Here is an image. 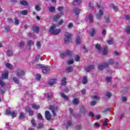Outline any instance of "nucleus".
I'll return each mask as SVG.
<instances>
[{
  "instance_id": "nucleus-22",
  "label": "nucleus",
  "mask_w": 130,
  "mask_h": 130,
  "mask_svg": "<svg viewBox=\"0 0 130 130\" xmlns=\"http://www.w3.org/2000/svg\"><path fill=\"white\" fill-rule=\"evenodd\" d=\"M81 37L78 36L77 37L76 40V44H81Z\"/></svg>"
},
{
  "instance_id": "nucleus-44",
  "label": "nucleus",
  "mask_w": 130,
  "mask_h": 130,
  "mask_svg": "<svg viewBox=\"0 0 130 130\" xmlns=\"http://www.w3.org/2000/svg\"><path fill=\"white\" fill-rule=\"evenodd\" d=\"M35 9L37 12H40V11H41V7H40L39 5H36Z\"/></svg>"
},
{
  "instance_id": "nucleus-31",
  "label": "nucleus",
  "mask_w": 130,
  "mask_h": 130,
  "mask_svg": "<svg viewBox=\"0 0 130 130\" xmlns=\"http://www.w3.org/2000/svg\"><path fill=\"white\" fill-rule=\"evenodd\" d=\"M95 48H96V49H98V50H100V51L103 50V48H102L101 46H100V45L99 44L95 45Z\"/></svg>"
},
{
  "instance_id": "nucleus-24",
  "label": "nucleus",
  "mask_w": 130,
  "mask_h": 130,
  "mask_svg": "<svg viewBox=\"0 0 130 130\" xmlns=\"http://www.w3.org/2000/svg\"><path fill=\"white\" fill-rule=\"evenodd\" d=\"M80 112H81V113H83L84 115H85L86 112H87V110L85 109V108H84V107H81L80 108Z\"/></svg>"
},
{
  "instance_id": "nucleus-50",
  "label": "nucleus",
  "mask_w": 130,
  "mask_h": 130,
  "mask_svg": "<svg viewBox=\"0 0 130 130\" xmlns=\"http://www.w3.org/2000/svg\"><path fill=\"white\" fill-rule=\"evenodd\" d=\"M36 46L38 47V48H39V49H40L41 48V44L40 43V42H38L36 44Z\"/></svg>"
},
{
  "instance_id": "nucleus-38",
  "label": "nucleus",
  "mask_w": 130,
  "mask_h": 130,
  "mask_svg": "<svg viewBox=\"0 0 130 130\" xmlns=\"http://www.w3.org/2000/svg\"><path fill=\"white\" fill-rule=\"evenodd\" d=\"M66 81H67V78H66V77H63L61 83L63 86H66V85H67V82Z\"/></svg>"
},
{
  "instance_id": "nucleus-58",
  "label": "nucleus",
  "mask_w": 130,
  "mask_h": 130,
  "mask_svg": "<svg viewBox=\"0 0 130 130\" xmlns=\"http://www.w3.org/2000/svg\"><path fill=\"white\" fill-rule=\"evenodd\" d=\"M80 61V56L79 55H77L75 57V61Z\"/></svg>"
},
{
  "instance_id": "nucleus-59",
  "label": "nucleus",
  "mask_w": 130,
  "mask_h": 130,
  "mask_svg": "<svg viewBox=\"0 0 130 130\" xmlns=\"http://www.w3.org/2000/svg\"><path fill=\"white\" fill-rule=\"evenodd\" d=\"M25 44V43L23 41H20L19 43V47H22V46H24V45Z\"/></svg>"
},
{
  "instance_id": "nucleus-55",
  "label": "nucleus",
  "mask_w": 130,
  "mask_h": 130,
  "mask_svg": "<svg viewBox=\"0 0 130 130\" xmlns=\"http://www.w3.org/2000/svg\"><path fill=\"white\" fill-rule=\"evenodd\" d=\"M7 21L8 23H13V19L11 18H7Z\"/></svg>"
},
{
  "instance_id": "nucleus-5",
  "label": "nucleus",
  "mask_w": 130,
  "mask_h": 130,
  "mask_svg": "<svg viewBox=\"0 0 130 130\" xmlns=\"http://www.w3.org/2000/svg\"><path fill=\"white\" fill-rule=\"evenodd\" d=\"M8 77L9 73H5L2 75V77L0 78V86H1V87H5V83L3 81V79H8Z\"/></svg>"
},
{
  "instance_id": "nucleus-7",
  "label": "nucleus",
  "mask_w": 130,
  "mask_h": 130,
  "mask_svg": "<svg viewBox=\"0 0 130 130\" xmlns=\"http://www.w3.org/2000/svg\"><path fill=\"white\" fill-rule=\"evenodd\" d=\"M73 54L72 51H70V50H68L65 53H62L60 54V57L61 58H64L66 56H71Z\"/></svg>"
},
{
  "instance_id": "nucleus-2",
  "label": "nucleus",
  "mask_w": 130,
  "mask_h": 130,
  "mask_svg": "<svg viewBox=\"0 0 130 130\" xmlns=\"http://www.w3.org/2000/svg\"><path fill=\"white\" fill-rule=\"evenodd\" d=\"M114 64V61L110 59L108 61V63L107 62H105L102 64H100L98 66V70L99 71H102L104 69H105V68H107L109 64Z\"/></svg>"
},
{
  "instance_id": "nucleus-37",
  "label": "nucleus",
  "mask_w": 130,
  "mask_h": 130,
  "mask_svg": "<svg viewBox=\"0 0 130 130\" xmlns=\"http://www.w3.org/2000/svg\"><path fill=\"white\" fill-rule=\"evenodd\" d=\"M21 15H23V16H26L28 15V10H25L22 11L21 12Z\"/></svg>"
},
{
  "instance_id": "nucleus-19",
  "label": "nucleus",
  "mask_w": 130,
  "mask_h": 130,
  "mask_svg": "<svg viewBox=\"0 0 130 130\" xmlns=\"http://www.w3.org/2000/svg\"><path fill=\"white\" fill-rule=\"evenodd\" d=\"M61 97H62V99H64V100H67L69 101V96L66 95L64 93L61 92L60 93Z\"/></svg>"
},
{
  "instance_id": "nucleus-27",
  "label": "nucleus",
  "mask_w": 130,
  "mask_h": 130,
  "mask_svg": "<svg viewBox=\"0 0 130 130\" xmlns=\"http://www.w3.org/2000/svg\"><path fill=\"white\" fill-rule=\"evenodd\" d=\"M6 53L9 56H13V51L12 50H8Z\"/></svg>"
},
{
  "instance_id": "nucleus-39",
  "label": "nucleus",
  "mask_w": 130,
  "mask_h": 130,
  "mask_svg": "<svg viewBox=\"0 0 130 130\" xmlns=\"http://www.w3.org/2000/svg\"><path fill=\"white\" fill-rule=\"evenodd\" d=\"M14 20H15V25H19L20 23V21L19 20L18 18L15 17Z\"/></svg>"
},
{
  "instance_id": "nucleus-11",
  "label": "nucleus",
  "mask_w": 130,
  "mask_h": 130,
  "mask_svg": "<svg viewBox=\"0 0 130 130\" xmlns=\"http://www.w3.org/2000/svg\"><path fill=\"white\" fill-rule=\"evenodd\" d=\"M94 69H95V66L90 65L88 66L86 68H85V71L87 73H89V72H91V71H92V70H94Z\"/></svg>"
},
{
  "instance_id": "nucleus-57",
  "label": "nucleus",
  "mask_w": 130,
  "mask_h": 130,
  "mask_svg": "<svg viewBox=\"0 0 130 130\" xmlns=\"http://www.w3.org/2000/svg\"><path fill=\"white\" fill-rule=\"evenodd\" d=\"M38 128H43V123H39V126L38 127Z\"/></svg>"
},
{
  "instance_id": "nucleus-26",
  "label": "nucleus",
  "mask_w": 130,
  "mask_h": 130,
  "mask_svg": "<svg viewBox=\"0 0 130 130\" xmlns=\"http://www.w3.org/2000/svg\"><path fill=\"white\" fill-rule=\"evenodd\" d=\"M73 70L74 69L72 67H69L66 69V71L67 73H72Z\"/></svg>"
},
{
  "instance_id": "nucleus-20",
  "label": "nucleus",
  "mask_w": 130,
  "mask_h": 130,
  "mask_svg": "<svg viewBox=\"0 0 130 130\" xmlns=\"http://www.w3.org/2000/svg\"><path fill=\"white\" fill-rule=\"evenodd\" d=\"M33 45H34V43L31 40H29L27 42V46L29 49H31V46H33Z\"/></svg>"
},
{
  "instance_id": "nucleus-17",
  "label": "nucleus",
  "mask_w": 130,
  "mask_h": 130,
  "mask_svg": "<svg viewBox=\"0 0 130 130\" xmlns=\"http://www.w3.org/2000/svg\"><path fill=\"white\" fill-rule=\"evenodd\" d=\"M82 3V0H74L73 2V6H78V5H80Z\"/></svg>"
},
{
  "instance_id": "nucleus-54",
  "label": "nucleus",
  "mask_w": 130,
  "mask_h": 130,
  "mask_svg": "<svg viewBox=\"0 0 130 130\" xmlns=\"http://www.w3.org/2000/svg\"><path fill=\"white\" fill-rule=\"evenodd\" d=\"M69 111H70V113H71V114H72L73 115V116H75V113H74V111L73 110V108H70L69 109Z\"/></svg>"
},
{
  "instance_id": "nucleus-8",
  "label": "nucleus",
  "mask_w": 130,
  "mask_h": 130,
  "mask_svg": "<svg viewBox=\"0 0 130 130\" xmlns=\"http://www.w3.org/2000/svg\"><path fill=\"white\" fill-rule=\"evenodd\" d=\"M45 116L47 120L50 121L52 120V115H51V113L49 111H45Z\"/></svg>"
},
{
  "instance_id": "nucleus-49",
  "label": "nucleus",
  "mask_w": 130,
  "mask_h": 130,
  "mask_svg": "<svg viewBox=\"0 0 130 130\" xmlns=\"http://www.w3.org/2000/svg\"><path fill=\"white\" fill-rule=\"evenodd\" d=\"M125 31L127 33V34H130V26H127L126 28Z\"/></svg>"
},
{
  "instance_id": "nucleus-64",
  "label": "nucleus",
  "mask_w": 130,
  "mask_h": 130,
  "mask_svg": "<svg viewBox=\"0 0 130 130\" xmlns=\"http://www.w3.org/2000/svg\"><path fill=\"white\" fill-rule=\"evenodd\" d=\"M106 96L107 97H108V98H110V96H111V93L110 92H107L106 94Z\"/></svg>"
},
{
  "instance_id": "nucleus-33",
  "label": "nucleus",
  "mask_w": 130,
  "mask_h": 130,
  "mask_svg": "<svg viewBox=\"0 0 130 130\" xmlns=\"http://www.w3.org/2000/svg\"><path fill=\"white\" fill-rule=\"evenodd\" d=\"M20 5L22 6H28V2L25 1H22L20 2Z\"/></svg>"
},
{
  "instance_id": "nucleus-32",
  "label": "nucleus",
  "mask_w": 130,
  "mask_h": 130,
  "mask_svg": "<svg viewBox=\"0 0 130 130\" xmlns=\"http://www.w3.org/2000/svg\"><path fill=\"white\" fill-rule=\"evenodd\" d=\"M49 11L50 13H53L55 11V7L54 6H52L49 8Z\"/></svg>"
},
{
  "instance_id": "nucleus-63",
  "label": "nucleus",
  "mask_w": 130,
  "mask_h": 130,
  "mask_svg": "<svg viewBox=\"0 0 130 130\" xmlns=\"http://www.w3.org/2000/svg\"><path fill=\"white\" fill-rule=\"evenodd\" d=\"M88 7H89L90 10H93V9H94V8L93 7V6H92V4L91 3H89Z\"/></svg>"
},
{
  "instance_id": "nucleus-14",
  "label": "nucleus",
  "mask_w": 130,
  "mask_h": 130,
  "mask_svg": "<svg viewBox=\"0 0 130 130\" xmlns=\"http://www.w3.org/2000/svg\"><path fill=\"white\" fill-rule=\"evenodd\" d=\"M104 14V13L103 12V11H102V10H100L99 13H98L96 15V18L98 20H100V19H101V17L103 16Z\"/></svg>"
},
{
  "instance_id": "nucleus-29",
  "label": "nucleus",
  "mask_w": 130,
  "mask_h": 130,
  "mask_svg": "<svg viewBox=\"0 0 130 130\" xmlns=\"http://www.w3.org/2000/svg\"><path fill=\"white\" fill-rule=\"evenodd\" d=\"M80 101L77 99H74L73 101V103L74 105H78Z\"/></svg>"
},
{
  "instance_id": "nucleus-46",
  "label": "nucleus",
  "mask_w": 130,
  "mask_h": 130,
  "mask_svg": "<svg viewBox=\"0 0 130 130\" xmlns=\"http://www.w3.org/2000/svg\"><path fill=\"white\" fill-rule=\"evenodd\" d=\"M31 123L34 127H35V126H36V121H35V120H34V119L31 120Z\"/></svg>"
},
{
  "instance_id": "nucleus-51",
  "label": "nucleus",
  "mask_w": 130,
  "mask_h": 130,
  "mask_svg": "<svg viewBox=\"0 0 130 130\" xmlns=\"http://www.w3.org/2000/svg\"><path fill=\"white\" fill-rule=\"evenodd\" d=\"M106 81L109 83H110V82H111V77H106Z\"/></svg>"
},
{
  "instance_id": "nucleus-34",
  "label": "nucleus",
  "mask_w": 130,
  "mask_h": 130,
  "mask_svg": "<svg viewBox=\"0 0 130 130\" xmlns=\"http://www.w3.org/2000/svg\"><path fill=\"white\" fill-rule=\"evenodd\" d=\"M73 124V122L71 120H69L67 121V123L66 125V127L68 128V127H70V126H72V124Z\"/></svg>"
},
{
  "instance_id": "nucleus-1",
  "label": "nucleus",
  "mask_w": 130,
  "mask_h": 130,
  "mask_svg": "<svg viewBox=\"0 0 130 130\" xmlns=\"http://www.w3.org/2000/svg\"><path fill=\"white\" fill-rule=\"evenodd\" d=\"M57 26V25L56 24H53L49 29V31L53 35H57L61 31V30L60 29H54L56 28Z\"/></svg>"
},
{
  "instance_id": "nucleus-41",
  "label": "nucleus",
  "mask_w": 130,
  "mask_h": 130,
  "mask_svg": "<svg viewBox=\"0 0 130 130\" xmlns=\"http://www.w3.org/2000/svg\"><path fill=\"white\" fill-rule=\"evenodd\" d=\"M13 80L14 83H15L16 84H19V83H20V81H19V79H18L17 77H14Z\"/></svg>"
},
{
  "instance_id": "nucleus-52",
  "label": "nucleus",
  "mask_w": 130,
  "mask_h": 130,
  "mask_svg": "<svg viewBox=\"0 0 130 130\" xmlns=\"http://www.w3.org/2000/svg\"><path fill=\"white\" fill-rule=\"evenodd\" d=\"M107 41V43L109 44V45H111L113 44V40H109Z\"/></svg>"
},
{
  "instance_id": "nucleus-6",
  "label": "nucleus",
  "mask_w": 130,
  "mask_h": 130,
  "mask_svg": "<svg viewBox=\"0 0 130 130\" xmlns=\"http://www.w3.org/2000/svg\"><path fill=\"white\" fill-rule=\"evenodd\" d=\"M49 109L51 110L53 113L54 116H56V111H57V106L56 105H51L50 106Z\"/></svg>"
},
{
  "instance_id": "nucleus-60",
  "label": "nucleus",
  "mask_w": 130,
  "mask_h": 130,
  "mask_svg": "<svg viewBox=\"0 0 130 130\" xmlns=\"http://www.w3.org/2000/svg\"><path fill=\"white\" fill-rule=\"evenodd\" d=\"M74 63V60H71L68 61V64L71 65L73 64Z\"/></svg>"
},
{
  "instance_id": "nucleus-36",
  "label": "nucleus",
  "mask_w": 130,
  "mask_h": 130,
  "mask_svg": "<svg viewBox=\"0 0 130 130\" xmlns=\"http://www.w3.org/2000/svg\"><path fill=\"white\" fill-rule=\"evenodd\" d=\"M108 122H109V120L108 119H105L103 123L104 126H107V123H108Z\"/></svg>"
},
{
  "instance_id": "nucleus-56",
  "label": "nucleus",
  "mask_w": 130,
  "mask_h": 130,
  "mask_svg": "<svg viewBox=\"0 0 130 130\" xmlns=\"http://www.w3.org/2000/svg\"><path fill=\"white\" fill-rule=\"evenodd\" d=\"M93 99L94 100H99L100 99V97L97 96V95H94L92 97Z\"/></svg>"
},
{
  "instance_id": "nucleus-43",
  "label": "nucleus",
  "mask_w": 130,
  "mask_h": 130,
  "mask_svg": "<svg viewBox=\"0 0 130 130\" xmlns=\"http://www.w3.org/2000/svg\"><path fill=\"white\" fill-rule=\"evenodd\" d=\"M68 28L69 29H72L74 27V24L73 22H70L68 25H67Z\"/></svg>"
},
{
  "instance_id": "nucleus-40",
  "label": "nucleus",
  "mask_w": 130,
  "mask_h": 130,
  "mask_svg": "<svg viewBox=\"0 0 130 130\" xmlns=\"http://www.w3.org/2000/svg\"><path fill=\"white\" fill-rule=\"evenodd\" d=\"M6 67L8 69H9L10 70H11V69H12V68H13V66H12L11 64L10 63H7L6 64Z\"/></svg>"
},
{
  "instance_id": "nucleus-12",
  "label": "nucleus",
  "mask_w": 130,
  "mask_h": 130,
  "mask_svg": "<svg viewBox=\"0 0 130 130\" xmlns=\"http://www.w3.org/2000/svg\"><path fill=\"white\" fill-rule=\"evenodd\" d=\"M25 118H26V113L24 112H21L19 116V119L22 120V119H25Z\"/></svg>"
},
{
  "instance_id": "nucleus-16",
  "label": "nucleus",
  "mask_w": 130,
  "mask_h": 130,
  "mask_svg": "<svg viewBox=\"0 0 130 130\" xmlns=\"http://www.w3.org/2000/svg\"><path fill=\"white\" fill-rule=\"evenodd\" d=\"M57 80L56 79H51L49 81V85H50L52 86V85H55V84H56Z\"/></svg>"
},
{
  "instance_id": "nucleus-47",
  "label": "nucleus",
  "mask_w": 130,
  "mask_h": 130,
  "mask_svg": "<svg viewBox=\"0 0 130 130\" xmlns=\"http://www.w3.org/2000/svg\"><path fill=\"white\" fill-rule=\"evenodd\" d=\"M97 104V102L95 101H92L90 102L91 106H95Z\"/></svg>"
},
{
  "instance_id": "nucleus-53",
  "label": "nucleus",
  "mask_w": 130,
  "mask_h": 130,
  "mask_svg": "<svg viewBox=\"0 0 130 130\" xmlns=\"http://www.w3.org/2000/svg\"><path fill=\"white\" fill-rule=\"evenodd\" d=\"M10 29H11V28L10 27V26H7L5 28V31L6 32V33H8V32H9L10 31Z\"/></svg>"
},
{
  "instance_id": "nucleus-61",
  "label": "nucleus",
  "mask_w": 130,
  "mask_h": 130,
  "mask_svg": "<svg viewBox=\"0 0 130 130\" xmlns=\"http://www.w3.org/2000/svg\"><path fill=\"white\" fill-rule=\"evenodd\" d=\"M127 100V98L126 97L123 96L122 98V101H123V102H125Z\"/></svg>"
},
{
  "instance_id": "nucleus-9",
  "label": "nucleus",
  "mask_w": 130,
  "mask_h": 130,
  "mask_svg": "<svg viewBox=\"0 0 130 130\" xmlns=\"http://www.w3.org/2000/svg\"><path fill=\"white\" fill-rule=\"evenodd\" d=\"M17 76L20 78V77H23L25 76V71L22 69H18L16 71Z\"/></svg>"
},
{
  "instance_id": "nucleus-62",
  "label": "nucleus",
  "mask_w": 130,
  "mask_h": 130,
  "mask_svg": "<svg viewBox=\"0 0 130 130\" xmlns=\"http://www.w3.org/2000/svg\"><path fill=\"white\" fill-rule=\"evenodd\" d=\"M89 116H91V117H95L94 113H93V112H89Z\"/></svg>"
},
{
  "instance_id": "nucleus-4",
  "label": "nucleus",
  "mask_w": 130,
  "mask_h": 130,
  "mask_svg": "<svg viewBox=\"0 0 130 130\" xmlns=\"http://www.w3.org/2000/svg\"><path fill=\"white\" fill-rule=\"evenodd\" d=\"M64 43L65 44H68L70 43L71 40H72V35L69 32H65L64 34Z\"/></svg>"
},
{
  "instance_id": "nucleus-45",
  "label": "nucleus",
  "mask_w": 130,
  "mask_h": 130,
  "mask_svg": "<svg viewBox=\"0 0 130 130\" xmlns=\"http://www.w3.org/2000/svg\"><path fill=\"white\" fill-rule=\"evenodd\" d=\"M59 18H60V15L57 14L54 17L53 19L54 21H57V20H58V19H59Z\"/></svg>"
},
{
  "instance_id": "nucleus-10",
  "label": "nucleus",
  "mask_w": 130,
  "mask_h": 130,
  "mask_svg": "<svg viewBox=\"0 0 130 130\" xmlns=\"http://www.w3.org/2000/svg\"><path fill=\"white\" fill-rule=\"evenodd\" d=\"M26 112H28L29 116L34 115V111L31 109V108L27 107L25 108Z\"/></svg>"
},
{
  "instance_id": "nucleus-35",
  "label": "nucleus",
  "mask_w": 130,
  "mask_h": 130,
  "mask_svg": "<svg viewBox=\"0 0 130 130\" xmlns=\"http://www.w3.org/2000/svg\"><path fill=\"white\" fill-rule=\"evenodd\" d=\"M75 127L77 128V129L81 130L83 128V125H82V124H79L76 125L75 126Z\"/></svg>"
},
{
  "instance_id": "nucleus-13",
  "label": "nucleus",
  "mask_w": 130,
  "mask_h": 130,
  "mask_svg": "<svg viewBox=\"0 0 130 130\" xmlns=\"http://www.w3.org/2000/svg\"><path fill=\"white\" fill-rule=\"evenodd\" d=\"M42 72L43 74H49V73H50V69H48L47 68H43Z\"/></svg>"
},
{
  "instance_id": "nucleus-25",
  "label": "nucleus",
  "mask_w": 130,
  "mask_h": 130,
  "mask_svg": "<svg viewBox=\"0 0 130 130\" xmlns=\"http://www.w3.org/2000/svg\"><path fill=\"white\" fill-rule=\"evenodd\" d=\"M32 31H34V32H37V33H38L40 31L39 26H33Z\"/></svg>"
},
{
  "instance_id": "nucleus-30",
  "label": "nucleus",
  "mask_w": 130,
  "mask_h": 130,
  "mask_svg": "<svg viewBox=\"0 0 130 130\" xmlns=\"http://www.w3.org/2000/svg\"><path fill=\"white\" fill-rule=\"evenodd\" d=\"M31 107L33 109L38 110L40 109V107L39 105H36V104H32Z\"/></svg>"
},
{
  "instance_id": "nucleus-48",
  "label": "nucleus",
  "mask_w": 130,
  "mask_h": 130,
  "mask_svg": "<svg viewBox=\"0 0 130 130\" xmlns=\"http://www.w3.org/2000/svg\"><path fill=\"white\" fill-rule=\"evenodd\" d=\"M38 118L40 119V120H42L43 117L42 115H41V113H39V114H38Z\"/></svg>"
},
{
  "instance_id": "nucleus-28",
  "label": "nucleus",
  "mask_w": 130,
  "mask_h": 130,
  "mask_svg": "<svg viewBox=\"0 0 130 130\" xmlns=\"http://www.w3.org/2000/svg\"><path fill=\"white\" fill-rule=\"evenodd\" d=\"M88 82V79L87 78V76H83L82 78V83L83 84H87Z\"/></svg>"
},
{
  "instance_id": "nucleus-18",
  "label": "nucleus",
  "mask_w": 130,
  "mask_h": 130,
  "mask_svg": "<svg viewBox=\"0 0 130 130\" xmlns=\"http://www.w3.org/2000/svg\"><path fill=\"white\" fill-rule=\"evenodd\" d=\"M88 19L89 21V23L90 24H92V23H93L94 19L93 18V15L92 14H89L88 17Z\"/></svg>"
},
{
  "instance_id": "nucleus-42",
  "label": "nucleus",
  "mask_w": 130,
  "mask_h": 130,
  "mask_svg": "<svg viewBox=\"0 0 130 130\" xmlns=\"http://www.w3.org/2000/svg\"><path fill=\"white\" fill-rule=\"evenodd\" d=\"M103 50V51L104 55H106L107 53H108V52H107V48H105L104 49L103 48V50Z\"/></svg>"
},
{
  "instance_id": "nucleus-21",
  "label": "nucleus",
  "mask_w": 130,
  "mask_h": 130,
  "mask_svg": "<svg viewBox=\"0 0 130 130\" xmlns=\"http://www.w3.org/2000/svg\"><path fill=\"white\" fill-rule=\"evenodd\" d=\"M96 33V29H95V28H93L92 29L90 33V36H91V37H94V36L95 35Z\"/></svg>"
},
{
  "instance_id": "nucleus-15",
  "label": "nucleus",
  "mask_w": 130,
  "mask_h": 130,
  "mask_svg": "<svg viewBox=\"0 0 130 130\" xmlns=\"http://www.w3.org/2000/svg\"><path fill=\"white\" fill-rule=\"evenodd\" d=\"M36 69H43V68H48V65L38 64L36 66Z\"/></svg>"
},
{
  "instance_id": "nucleus-23",
  "label": "nucleus",
  "mask_w": 130,
  "mask_h": 130,
  "mask_svg": "<svg viewBox=\"0 0 130 130\" xmlns=\"http://www.w3.org/2000/svg\"><path fill=\"white\" fill-rule=\"evenodd\" d=\"M73 12L76 16H79V14H80V9H79V8H75L74 9Z\"/></svg>"
},
{
  "instance_id": "nucleus-3",
  "label": "nucleus",
  "mask_w": 130,
  "mask_h": 130,
  "mask_svg": "<svg viewBox=\"0 0 130 130\" xmlns=\"http://www.w3.org/2000/svg\"><path fill=\"white\" fill-rule=\"evenodd\" d=\"M5 114L6 115H8L9 116V115H11L12 118H15V117H17V112H15L14 111H12L11 112L10 109H7L5 111Z\"/></svg>"
}]
</instances>
